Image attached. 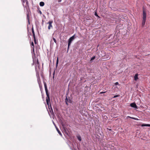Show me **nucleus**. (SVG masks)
Wrapping results in <instances>:
<instances>
[{"instance_id":"obj_1","label":"nucleus","mask_w":150,"mask_h":150,"mask_svg":"<svg viewBox=\"0 0 150 150\" xmlns=\"http://www.w3.org/2000/svg\"><path fill=\"white\" fill-rule=\"evenodd\" d=\"M44 86H45V90L46 94L47 97V98H46V102H47V105H49V102H50V95L48 93V90L47 89V86L46 83L45 82H44Z\"/></svg>"},{"instance_id":"obj_2","label":"nucleus","mask_w":150,"mask_h":150,"mask_svg":"<svg viewBox=\"0 0 150 150\" xmlns=\"http://www.w3.org/2000/svg\"><path fill=\"white\" fill-rule=\"evenodd\" d=\"M75 35H74L71 37H70L68 40V49L69 46L71 44L72 42V41L75 38Z\"/></svg>"},{"instance_id":"obj_3","label":"nucleus","mask_w":150,"mask_h":150,"mask_svg":"<svg viewBox=\"0 0 150 150\" xmlns=\"http://www.w3.org/2000/svg\"><path fill=\"white\" fill-rule=\"evenodd\" d=\"M36 76L37 78V80L38 83L39 84V86L40 87V85L41 84V81L40 79V78L39 76V73L38 72H37L36 73Z\"/></svg>"},{"instance_id":"obj_4","label":"nucleus","mask_w":150,"mask_h":150,"mask_svg":"<svg viewBox=\"0 0 150 150\" xmlns=\"http://www.w3.org/2000/svg\"><path fill=\"white\" fill-rule=\"evenodd\" d=\"M53 23V21H50L48 22L47 23L49 24V25L48 26V29L49 30H50L51 28H52V24Z\"/></svg>"},{"instance_id":"obj_5","label":"nucleus","mask_w":150,"mask_h":150,"mask_svg":"<svg viewBox=\"0 0 150 150\" xmlns=\"http://www.w3.org/2000/svg\"><path fill=\"white\" fill-rule=\"evenodd\" d=\"M65 102H66V103L67 105H68V103H71L72 102V101L71 99H69V98L68 99L66 97V98L65 99Z\"/></svg>"},{"instance_id":"obj_6","label":"nucleus","mask_w":150,"mask_h":150,"mask_svg":"<svg viewBox=\"0 0 150 150\" xmlns=\"http://www.w3.org/2000/svg\"><path fill=\"white\" fill-rule=\"evenodd\" d=\"M146 11H145L143 10V19L146 20Z\"/></svg>"},{"instance_id":"obj_7","label":"nucleus","mask_w":150,"mask_h":150,"mask_svg":"<svg viewBox=\"0 0 150 150\" xmlns=\"http://www.w3.org/2000/svg\"><path fill=\"white\" fill-rule=\"evenodd\" d=\"M130 106L132 108H137V107L136 105V104L135 103H133L130 104Z\"/></svg>"},{"instance_id":"obj_8","label":"nucleus","mask_w":150,"mask_h":150,"mask_svg":"<svg viewBox=\"0 0 150 150\" xmlns=\"http://www.w3.org/2000/svg\"><path fill=\"white\" fill-rule=\"evenodd\" d=\"M138 74H135L134 77V80L135 81H136L138 79Z\"/></svg>"},{"instance_id":"obj_9","label":"nucleus","mask_w":150,"mask_h":150,"mask_svg":"<svg viewBox=\"0 0 150 150\" xmlns=\"http://www.w3.org/2000/svg\"><path fill=\"white\" fill-rule=\"evenodd\" d=\"M55 127H56V129H57L58 132V133L59 134V135H61V136H62V134H61V132H60V131L59 130V129L56 126H55Z\"/></svg>"},{"instance_id":"obj_10","label":"nucleus","mask_w":150,"mask_h":150,"mask_svg":"<svg viewBox=\"0 0 150 150\" xmlns=\"http://www.w3.org/2000/svg\"><path fill=\"white\" fill-rule=\"evenodd\" d=\"M146 20L145 19H143L142 22V26L143 27L145 24V23L146 22Z\"/></svg>"},{"instance_id":"obj_11","label":"nucleus","mask_w":150,"mask_h":150,"mask_svg":"<svg viewBox=\"0 0 150 150\" xmlns=\"http://www.w3.org/2000/svg\"><path fill=\"white\" fill-rule=\"evenodd\" d=\"M142 127L147 126L150 127V124H143L141 125Z\"/></svg>"},{"instance_id":"obj_12","label":"nucleus","mask_w":150,"mask_h":150,"mask_svg":"<svg viewBox=\"0 0 150 150\" xmlns=\"http://www.w3.org/2000/svg\"><path fill=\"white\" fill-rule=\"evenodd\" d=\"M45 5V3L43 2H41L40 3V5L41 6H43Z\"/></svg>"},{"instance_id":"obj_13","label":"nucleus","mask_w":150,"mask_h":150,"mask_svg":"<svg viewBox=\"0 0 150 150\" xmlns=\"http://www.w3.org/2000/svg\"><path fill=\"white\" fill-rule=\"evenodd\" d=\"M32 32L33 34V37H35V32L34 31V30L33 27L32 28Z\"/></svg>"},{"instance_id":"obj_14","label":"nucleus","mask_w":150,"mask_h":150,"mask_svg":"<svg viewBox=\"0 0 150 150\" xmlns=\"http://www.w3.org/2000/svg\"><path fill=\"white\" fill-rule=\"evenodd\" d=\"M95 56H94L93 57H92L91 58V59L90 60V62L91 63L92 62L93 60H94V59H95Z\"/></svg>"},{"instance_id":"obj_15","label":"nucleus","mask_w":150,"mask_h":150,"mask_svg":"<svg viewBox=\"0 0 150 150\" xmlns=\"http://www.w3.org/2000/svg\"><path fill=\"white\" fill-rule=\"evenodd\" d=\"M58 63H59V59H58V57H57V61H56V67H57V66H58Z\"/></svg>"},{"instance_id":"obj_16","label":"nucleus","mask_w":150,"mask_h":150,"mask_svg":"<svg viewBox=\"0 0 150 150\" xmlns=\"http://www.w3.org/2000/svg\"><path fill=\"white\" fill-rule=\"evenodd\" d=\"M31 45H32L31 47L32 48H33V51H34V43L33 42H32Z\"/></svg>"},{"instance_id":"obj_17","label":"nucleus","mask_w":150,"mask_h":150,"mask_svg":"<svg viewBox=\"0 0 150 150\" xmlns=\"http://www.w3.org/2000/svg\"><path fill=\"white\" fill-rule=\"evenodd\" d=\"M27 18L28 20V22L29 23V16L28 13L27 15Z\"/></svg>"},{"instance_id":"obj_18","label":"nucleus","mask_w":150,"mask_h":150,"mask_svg":"<svg viewBox=\"0 0 150 150\" xmlns=\"http://www.w3.org/2000/svg\"><path fill=\"white\" fill-rule=\"evenodd\" d=\"M77 138L78 139L79 141H81V137L80 136H77Z\"/></svg>"},{"instance_id":"obj_19","label":"nucleus","mask_w":150,"mask_h":150,"mask_svg":"<svg viewBox=\"0 0 150 150\" xmlns=\"http://www.w3.org/2000/svg\"><path fill=\"white\" fill-rule=\"evenodd\" d=\"M33 38H34V43H35V44H36L37 42H36V39L35 36V37H33Z\"/></svg>"},{"instance_id":"obj_20","label":"nucleus","mask_w":150,"mask_h":150,"mask_svg":"<svg viewBox=\"0 0 150 150\" xmlns=\"http://www.w3.org/2000/svg\"><path fill=\"white\" fill-rule=\"evenodd\" d=\"M53 39L54 41V42L56 44L57 43V42L55 38H53Z\"/></svg>"},{"instance_id":"obj_21","label":"nucleus","mask_w":150,"mask_h":150,"mask_svg":"<svg viewBox=\"0 0 150 150\" xmlns=\"http://www.w3.org/2000/svg\"><path fill=\"white\" fill-rule=\"evenodd\" d=\"M120 95H115V96L114 97H113V98H116V97H119L120 96Z\"/></svg>"},{"instance_id":"obj_22","label":"nucleus","mask_w":150,"mask_h":150,"mask_svg":"<svg viewBox=\"0 0 150 150\" xmlns=\"http://www.w3.org/2000/svg\"><path fill=\"white\" fill-rule=\"evenodd\" d=\"M25 1H26V4L28 6V1L27 0H25Z\"/></svg>"},{"instance_id":"obj_23","label":"nucleus","mask_w":150,"mask_h":150,"mask_svg":"<svg viewBox=\"0 0 150 150\" xmlns=\"http://www.w3.org/2000/svg\"><path fill=\"white\" fill-rule=\"evenodd\" d=\"M115 85H119V83L118 82H116L115 83Z\"/></svg>"},{"instance_id":"obj_24","label":"nucleus","mask_w":150,"mask_h":150,"mask_svg":"<svg viewBox=\"0 0 150 150\" xmlns=\"http://www.w3.org/2000/svg\"><path fill=\"white\" fill-rule=\"evenodd\" d=\"M131 118V117H130ZM131 118L133 119H134V120H137V119L136 118H134V117H131Z\"/></svg>"},{"instance_id":"obj_25","label":"nucleus","mask_w":150,"mask_h":150,"mask_svg":"<svg viewBox=\"0 0 150 150\" xmlns=\"http://www.w3.org/2000/svg\"><path fill=\"white\" fill-rule=\"evenodd\" d=\"M106 92V91H105V92H101L100 93V94H102V93H105Z\"/></svg>"},{"instance_id":"obj_26","label":"nucleus","mask_w":150,"mask_h":150,"mask_svg":"<svg viewBox=\"0 0 150 150\" xmlns=\"http://www.w3.org/2000/svg\"><path fill=\"white\" fill-rule=\"evenodd\" d=\"M37 61L38 65L39 64V63L38 60V59H37Z\"/></svg>"},{"instance_id":"obj_27","label":"nucleus","mask_w":150,"mask_h":150,"mask_svg":"<svg viewBox=\"0 0 150 150\" xmlns=\"http://www.w3.org/2000/svg\"><path fill=\"white\" fill-rule=\"evenodd\" d=\"M62 0H58V1L59 2H60Z\"/></svg>"},{"instance_id":"obj_28","label":"nucleus","mask_w":150,"mask_h":150,"mask_svg":"<svg viewBox=\"0 0 150 150\" xmlns=\"http://www.w3.org/2000/svg\"><path fill=\"white\" fill-rule=\"evenodd\" d=\"M39 13L41 14H42V12L40 11H39Z\"/></svg>"},{"instance_id":"obj_29","label":"nucleus","mask_w":150,"mask_h":150,"mask_svg":"<svg viewBox=\"0 0 150 150\" xmlns=\"http://www.w3.org/2000/svg\"><path fill=\"white\" fill-rule=\"evenodd\" d=\"M95 15L96 16H98V15H97V13H95Z\"/></svg>"},{"instance_id":"obj_30","label":"nucleus","mask_w":150,"mask_h":150,"mask_svg":"<svg viewBox=\"0 0 150 150\" xmlns=\"http://www.w3.org/2000/svg\"><path fill=\"white\" fill-rule=\"evenodd\" d=\"M108 58V59H110V58Z\"/></svg>"}]
</instances>
